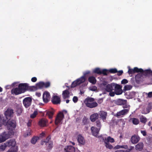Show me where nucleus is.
Here are the masks:
<instances>
[{
	"label": "nucleus",
	"mask_w": 152,
	"mask_h": 152,
	"mask_svg": "<svg viewBox=\"0 0 152 152\" xmlns=\"http://www.w3.org/2000/svg\"><path fill=\"white\" fill-rule=\"evenodd\" d=\"M24 83H20L18 87L14 88L11 90V93L12 94L17 95L25 92Z\"/></svg>",
	"instance_id": "1"
},
{
	"label": "nucleus",
	"mask_w": 152,
	"mask_h": 152,
	"mask_svg": "<svg viewBox=\"0 0 152 152\" xmlns=\"http://www.w3.org/2000/svg\"><path fill=\"white\" fill-rule=\"evenodd\" d=\"M94 99L93 98L87 97L84 101V103L86 106L90 108H93L97 107V103L95 102H94Z\"/></svg>",
	"instance_id": "2"
},
{
	"label": "nucleus",
	"mask_w": 152,
	"mask_h": 152,
	"mask_svg": "<svg viewBox=\"0 0 152 152\" xmlns=\"http://www.w3.org/2000/svg\"><path fill=\"white\" fill-rule=\"evenodd\" d=\"M4 126L7 127L8 130L12 131L16 128V122L15 120L9 118L7 121Z\"/></svg>",
	"instance_id": "3"
},
{
	"label": "nucleus",
	"mask_w": 152,
	"mask_h": 152,
	"mask_svg": "<svg viewBox=\"0 0 152 152\" xmlns=\"http://www.w3.org/2000/svg\"><path fill=\"white\" fill-rule=\"evenodd\" d=\"M85 80L86 79L84 76H82L73 81L71 85V88H75L85 82Z\"/></svg>",
	"instance_id": "4"
},
{
	"label": "nucleus",
	"mask_w": 152,
	"mask_h": 152,
	"mask_svg": "<svg viewBox=\"0 0 152 152\" xmlns=\"http://www.w3.org/2000/svg\"><path fill=\"white\" fill-rule=\"evenodd\" d=\"M32 102V98L30 97L25 98L23 101V104L26 108H28L30 107Z\"/></svg>",
	"instance_id": "5"
},
{
	"label": "nucleus",
	"mask_w": 152,
	"mask_h": 152,
	"mask_svg": "<svg viewBox=\"0 0 152 152\" xmlns=\"http://www.w3.org/2000/svg\"><path fill=\"white\" fill-rule=\"evenodd\" d=\"M93 72L99 75L103 74L104 75H107L108 70L106 69L101 70L99 68H96L93 70Z\"/></svg>",
	"instance_id": "6"
},
{
	"label": "nucleus",
	"mask_w": 152,
	"mask_h": 152,
	"mask_svg": "<svg viewBox=\"0 0 152 152\" xmlns=\"http://www.w3.org/2000/svg\"><path fill=\"white\" fill-rule=\"evenodd\" d=\"M143 71V69L141 68H138L137 67H135L133 69L129 68L128 73L130 76H132V74L135 73L141 72Z\"/></svg>",
	"instance_id": "7"
},
{
	"label": "nucleus",
	"mask_w": 152,
	"mask_h": 152,
	"mask_svg": "<svg viewBox=\"0 0 152 152\" xmlns=\"http://www.w3.org/2000/svg\"><path fill=\"white\" fill-rule=\"evenodd\" d=\"M24 86H25L24 87L25 92L27 91H34L37 89V88L36 86H30L29 85V84L26 83H24Z\"/></svg>",
	"instance_id": "8"
},
{
	"label": "nucleus",
	"mask_w": 152,
	"mask_h": 152,
	"mask_svg": "<svg viewBox=\"0 0 152 152\" xmlns=\"http://www.w3.org/2000/svg\"><path fill=\"white\" fill-rule=\"evenodd\" d=\"M129 112V108L124 109L118 112L116 114L115 116L118 118L122 117L123 116L127 114Z\"/></svg>",
	"instance_id": "9"
},
{
	"label": "nucleus",
	"mask_w": 152,
	"mask_h": 152,
	"mask_svg": "<svg viewBox=\"0 0 152 152\" xmlns=\"http://www.w3.org/2000/svg\"><path fill=\"white\" fill-rule=\"evenodd\" d=\"M50 93L47 91H45L43 94L42 99L43 102L47 103H48L50 100Z\"/></svg>",
	"instance_id": "10"
},
{
	"label": "nucleus",
	"mask_w": 152,
	"mask_h": 152,
	"mask_svg": "<svg viewBox=\"0 0 152 152\" xmlns=\"http://www.w3.org/2000/svg\"><path fill=\"white\" fill-rule=\"evenodd\" d=\"M64 115L62 113L60 112L57 115L55 120V124L58 125L60 123L64 118Z\"/></svg>",
	"instance_id": "11"
},
{
	"label": "nucleus",
	"mask_w": 152,
	"mask_h": 152,
	"mask_svg": "<svg viewBox=\"0 0 152 152\" xmlns=\"http://www.w3.org/2000/svg\"><path fill=\"white\" fill-rule=\"evenodd\" d=\"M51 102L54 104H59L61 102L60 97L56 95L53 96L52 98Z\"/></svg>",
	"instance_id": "12"
},
{
	"label": "nucleus",
	"mask_w": 152,
	"mask_h": 152,
	"mask_svg": "<svg viewBox=\"0 0 152 152\" xmlns=\"http://www.w3.org/2000/svg\"><path fill=\"white\" fill-rule=\"evenodd\" d=\"M114 88V91L115 94L119 95L122 94L123 91L121 89V86L120 85L115 84Z\"/></svg>",
	"instance_id": "13"
},
{
	"label": "nucleus",
	"mask_w": 152,
	"mask_h": 152,
	"mask_svg": "<svg viewBox=\"0 0 152 152\" xmlns=\"http://www.w3.org/2000/svg\"><path fill=\"white\" fill-rule=\"evenodd\" d=\"M10 137L9 134L4 132L0 135V143L4 142Z\"/></svg>",
	"instance_id": "14"
},
{
	"label": "nucleus",
	"mask_w": 152,
	"mask_h": 152,
	"mask_svg": "<svg viewBox=\"0 0 152 152\" xmlns=\"http://www.w3.org/2000/svg\"><path fill=\"white\" fill-rule=\"evenodd\" d=\"M115 84V83H112L111 84H108L106 85L105 88V91L107 92L112 91L114 90L113 88H114Z\"/></svg>",
	"instance_id": "15"
},
{
	"label": "nucleus",
	"mask_w": 152,
	"mask_h": 152,
	"mask_svg": "<svg viewBox=\"0 0 152 152\" xmlns=\"http://www.w3.org/2000/svg\"><path fill=\"white\" fill-rule=\"evenodd\" d=\"M13 113V110L12 109H8L4 113L5 116L8 119L12 116Z\"/></svg>",
	"instance_id": "16"
},
{
	"label": "nucleus",
	"mask_w": 152,
	"mask_h": 152,
	"mask_svg": "<svg viewBox=\"0 0 152 152\" xmlns=\"http://www.w3.org/2000/svg\"><path fill=\"white\" fill-rule=\"evenodd\" d=\"M100 129L99 128H97L94 126L91 127V130L93 135L97 137Z\"/></svg>",
	"instance_id": "17"
},
{
	"label": "nucleus",
	"mask_w": 152,
	"mask_h": 152,
	"mask_svg": "<svg viewBox=\"0 0 152 152\" xmlns=\"http://www.w3.org/2000/svg\"><path fill=\"white\" fill-rule=\"evenodd\" d=\"M48 122V120L45 118L41 119L39 122V125L41 127H44L47 126Z\"/></svg>",
	"instance_id": "18"
},
{
	"label": "nucleus",
	"mask_w": 152,
	"mask_h": 152,
	"mask_svg": "<svg viewBox=\"0 0 152 152\" xmlns=\"http://www.w3.org/2000/svg\"><path fill=\"white\" fill-rule=\"evenodd\" d=\"M7 120L5 116L0 115V127L2 125H5Z\"/></svg>",
	"instance_id": "19"
},
{
	"label": "nucleus",
	"mask_w": 152,
	"mask_h": 152,
	"mask_svg": "<svg viewBox=\"0 0 152 152\" xmlns=\"http://www.w3.org/2000/svg\"><path fill=\"white\" fill-rule=\"evenodd\" d=\"M6 143L8 147H10V146H12V147H15V145L16 144V142L14 140H9L7 141Z\"/></svg>",
	"instance_id": "20"
},
{
	"label": "nucleus",
	"mask_w": 152,
	"mask_h": 152,
	"mask_svg": "<svg viewBox=\"0 0 152 152\" xmlns=\"http://www.w3.org/2000/svg\"><path fill=\"white\" fill-rule=\"evenodd\" d=\"M77 140L79 144L84 145L85 143V140L83 137L80 135H79L77 137Z\"/></svg>",
	"instance_id": "21"
},
{
	"label": "nucleus",
	"mask_w": 152,
	"mask_h": 152,
	"mask_svg": "<svg viewBox=\"0 0 152 152\" xmlns=\"http://www.w3.org/2000/svg\"><path fill=\"white\" fill-rule=\"evenodd\" d=\"M127 103V101L126 100H124L122 99H118L116 101V104L118 105H123Z\"/></svg>",
	"instance_id": "22"
},
{
	"label": "nucleus",
	"mask_w": 152,
	"mask_h": 152,
	"mask_svg": "<svg viewBox=\"0 0 152 152\" xmlns=\"http://www.w3.org/2000/svg\"><path fill=\"white\" fill-rule=\"evenodd\" d=\"M99 117V114L97 113H94L90 116V119L92 122H94L98 119Z\"/></svg>",
	"instance_id": "23"
},
{
	"label": "nucleus",
	"mask_w": 152,
	"mask_h": 152,
	"mask_svg": "<svg viewBox=\"0 0 152 152\" xmlns=\"http://www.w3.org/2000/svg\"><path fill=\"white\" fill-rule=\"evenodd\" d=\"M66 152H75V148L73 146L69 145L64 148Z\"/></svg>",
	"instance_id": "24"
},
{
	"label": "nucleus",
	"mask_w": 152,
	"mask_h": 152,
	"mask_svg": "<svg viewBox=\"0 0 152 152\" xmlns=\"http://www.w3.org/2000/svg\"><path fill=\"white\" fill-rule=\"evenodd\" d=\"M140 140L139 137L136 135L133 136L131 138V140L132 143L135 144L137 143Z\"/></svg>",
	"instance_id": "25"
},
{
	"label": "nucleus",
	"mask_w": 152,
	"mask_h": 152,
	"mask_svg": "<svg viewBox=\"0 0 152 152\" xmlns=\"http://www.w3.org/2000/svg\"><path fill=\"white\" fill-rule=\"evenodd\" d=\"M70 92L68 89H66L63 91L62 95L63 98L65 99L67 98H68L69 97V95Z\"/></svg>",
	"instance_id": "26"
},
{
	"label": "nucleus",
	"mask_w": 152,
	"mask_h": 152,
	"mask_svg": "<svg viewBox=\"0 0 152 152\" xmlns=\"http://www.w3.org/2000/svg\"><path fill=\"white\" fill-rule=\"evenodd\" d=\"M99 114L100 118H102L103 121L106 120L107 115V113L103 111H101Z\"/></svg>",
	"instance_id": "27"
},
{
	"label": "nucleus",
	"mask_w": 152,
	"mask_h": 152,
	"mask_svg": "<svg viewBox=\"0 0 152 152\" xmlns=\"http://www.w3.org/2000/svg\"><path fill=\"white\" fill-rule=\"evenodd\" d=\"M142 73H138L135 77L136 82L137 83L139 84L141 81V77L142 76Z\"/></svg>",
	"instance_id": "28"
},
{
	"label": "nucleus",
	"mask_w": 152,
	"mask_h": 152,
	"mask_svg": "<svg viewBox=\"0 0 152 152\" xmlns=\"http://www.w3.org/2000/svg\"><path fill=\"white\" fill-rule=\"evenodd\" d=\"M141 73H142L143 75H149L151 76L152 75V71L150 69H148L145 70H143V71Z\"/></svg>",
	"instance_id": "29"
},
{
	"label": "nucleus",
	"mask_w": 152,
	"mask_h": 152,
	"mask_svg": "<svg viewBox=\"0 0 152 152\" xmlns=\"http://www.w3.org/2000/svg\"><path fill=\"white\" fill-rule=\"evenodd\" d=\"M143 147V144L142 142H140L135 146L136 149L139 151H141Z\"/></svg>",
	"instance_id": "30"
},
{
	"label": "nucleus",
	"mask_w": 152,
	"mask_h": 152,
	"mask_svg": "<svg viewBox=\"0 0 152 152\" xmlns=\"http://www.w3.org/2000/svg\"><path fill=\"white\" fill-rule=\"evenodd\" d=\"M88 80L90 83L93 84H95L96 82L95 77L93 76L90 77L88 78Z\"/></svg>",
	"instance_id": "31"
},
{
	"label": "nucleus",
	"mask_w": 152,
	"mask_h": 152,
	"mask_svg": "<svg viewBox=\"0 0 152 152\" xmlns=\"http://www.w3.org/2000/svg\"><path fill=\"white\" fill-rule=\"evenodd\" d=\"M104 140V142L113 143L114 142V139L110 136L108 137L107 138H105Z\"/></svg>",
	"instance_id": "32"
},
{
	"label": "nucleus",
	"mask_w": 152,
	"mask_h": 152,
	"mask_svg": "<svg viewBox=\"0 0 152 152\" xmlns=\"http://www.w3.org/2000/svg\"><path fill=\"white\" fill-rule=\"evenodd\" d=\"M131 121H132V123L135 125H137L139 123V120L135 118H132L130 119L129 121L130 122Z\"/></svg>",
	"instance_id": "33"
},
{
	"label": "nucleus",
	"mask_w": 152,
	"mask_h": 152,
	"mask_svg": "<svg viewBox=\"0 0 152 152\" xmlns=\"http://www.w3.org/2000/svg\"><path fill=\"white\" fill-rule=\"evenodd\" d=\"M151 109V106L150 104H148L146 108V110H143L142 111V113L146 114L150 112V110Z\"/></svg>",
	"instance_id": "34"
},
{
	"label": "nucleus",
	"mask_w": 152,
	"mask_h": 152,
	"mask_svg": "<svg viewBox=\"0 0 152 152\" xmlns=\"http://www.w3.org/2000/svg\"><path fill=\"white\" fill-rule=\"evenodd\" d=\"M44 82H39L36 84V86L38 89H42L44 88Z\"/></svg>",
	"instance_id": "35"
},
{
	"label": "nucleus",
	"mask_w": 152,
	"mask_h": 152,
	"mask_svg": "<svg viewBox=\"0 0 152 152\" xmlns=\"http://www.w3.org/2000/svg\"><path fill=\"white\" fill-rule=\"evenodd\" d=\"M18 150L17 147H11L7 152H17Z\"/></svg>",
	"instance_id": "36"
},
{
	"label": "nucleus",
	"mask_w": 152,
	"mask_h": 152,
	"mask_svg": "<svg viewBox=\"0 0 152 152\" xmlns=\"http://www.w3.org/2000/svg\"><path fill=\"white\" fill-rule=\"evenodd\" d=\"M54 112L51 111H48L47 112L46 115L48 116L49 118H51L53 116Z\"/></svg>",
	"instance_id": "37"
},
{
	"label": "nucleus",
	"mask_w": 152,
	"mask_h": 152,
	"mask_svg": "<svg viewBox=\"0 0 152 152\" xmlns=\"http://www.w3.org/2000/svg\"><path fill=\"white\" fill-rule=\"evenodd\" d=\"M39 139V137L34 136L31 139V142L34 144L36 143L37 140Z\"/></svg>",
	"instance_id": "38"
},
{
	"label": "nucleus",
	"mask_w": 152,
	"mask_h": 152,
	"mask_svg": "<svg viewBox=\"0 0 152 152\" xmlns=\"http://www.w3.org/2000/svg\"><path fill=\"white\" fill-rule=\"evenodd\" d=\"M109 72L111 73H115L118 72V71L115 68H112L108 70L107 74Z\"/></svg>",
	"instance_id": "39"
},
{
	"label": "nucleus",
	"mask_w": 152,
	"mask_h": 152,
	"mask_svg": "<svg viewBox=\"0 0 152 152\" xmlns=\"http://www.w3.org/2000/svg\"><path fill=\"white\" fill-rule=\"evenodd\" d=\"M104 143L105 144V146L107 148H108L110 149H113V146L110 144L109 142H104Z\"/></svg>",
	"instance_id": "40"
},
{
	"label": "nucleus",
	"mask_w": 152,
	"mask_h": 152,
	"mask_svg": "<svg viewBox=\"0 0 152 152\" xmlns=\"http://www.w3.org/2000/svg\"><path fill=\"white\" fill-rule=\"evenodd\" d=\"M7 147L6 143L2 144L1 145H0V150L1 151H4Z\"/></svg>",
	"instance_id": "41"
},
{
	"label": "nucleus",
	"mask_w": 152,
	"mask_h": 152,
	"mask_svg": "<svg viewBox=\"0 0 152 152\" xmlns=\"http://www.w3.org/2000/svg\"><path fill=\"white\" fill-rule=\"evenodd\" d=\"M140 121L142 123H145L147 122V118L143 116H142L140 118Z\"/></svg>",
	"instance_id": "42"
},
{
	"label": "nucleus",
	"mask_w": 152,
	"mask_h": 152,
	"mask_svg": "<svg viewBox=\"0 0 152 152\" xmlns=\"http://www.w3.org/2000/svg\"><path fill=\"white\" fill-rule=\"evenodd\" d=\"M88 118L84 116L82 120V123L84 125L87 124H88Z\"/></svg>",
	"instance_id": "43"
},
{
	"label": "nucleus",
	"mask_w": 152,
	"mask_h": 152,
	"mask_svg": "<svg viewBox=\"0 0 152 152\" xmlns=\"http://www.w3.org/2000/svg\"><path fill=\"white\" fill-rule=\"evenodd\" d=\"M132 88V86L131 85H126L124 87V89L125 91L129 90Z\"/></svg>",
	"instance_id": "44"
},
{
	"label": "nucleus",
	"mask_w": 152,
	"mask_h": 152,
	"mask_svg": "<svg viewBox=\"0 0 152 152\" xmlns=\"http://www.w3.org/2000/svg\"><path fill=\"white\" fill-rule=\"evenodd\" d=\"M50 83L49 81L45 83L44 82V88H47L50 87Z\"/></svg>",
	"instance_id": "45"
},
{
	"label": "nucleus",
	"mask_w": 152,
	"mask_h": 152,
	"mask_svg": "<svg viewBox=\"0 0 152 152\" xmlns=\"http://www.w3.org/2000/svg\"><path fill=\"white\" fill-rule=\"evenodd\" d=\"M96 126L99 129H101V122L99 120H97L96 121Z\"/></svg>",
	"instance_id": "46"
},
{
	"label": "nucleus",
	"mask_w": 152,
	"mask_h": 152,
	"mask_svg": "<svg viewBox=\"0 0 152 152\" xmlns=\"http://www.w3.org/2000/svg\"><path fill=\"white\" fill-rule=\"evenodd\" d=\"M38 114V112L37 111H35L33 114L31 115L30 117L31 118H34L36 117Z\"/></svg>",
	"instance_id": "47"
},
{
	"label": "nucleus",
	"mask_w": 152,
	"mask_h": 152,
	"mask_svg": "<svg viewBox=\"0 0 152 152\" xmlns=\"http://www.w3.org/2000/svg\"><path fill=\"white\" fill-rule=\"evenodd\" d=\"M48 145V149L49 150H51L53 147V143L52 142H49Z\"/></svg>",
	"instance_id": "48"
},
{
	"label": "nucleus",
	"mask_w": 152,
	"mask_h": 152,
	"mask_svg": "<svg viewBox=\"0 0 152 152\" xmlns=\"http://www.w3.org/2000/svg\"><path fill=\"white\" fill-rule=\"evenodd\" d=\"M50 138L49 136H48L47 137L46 140L44 141V142L46 144L47 143H48L49 142H49V140L50 139Z\"/></svg>",
	"instance_id": "49"
},
{
	"label": "nucleus",
	"mask_w": 152,
	"mask_h": 152,
	"mask_svg": "<svg viewBox=\"0 0 152 152\" xmlns=\"http://www.w3.org/2000/svg\"><path fill=\"white\" fill-rule=\"evenodd\" d=\"M72 100L74 102L76 103L77 102L78 99L77 96H74Z\"/></svg>",
	"instance_id": "50"
},
{
	"label": "nucleus",
	"mask_w": 152,
	"mask_h": 152,
	"mask_svg": "<svg viewBox=\"0 0 152 152\" xmlns=\"http://www.w3.org/2000/svg\"><path fill=\"white\" fill-rule=\"evenodd\" d=\"M128 82V81L126 79H123L121 82V83L122 84H125Z\"/></svg>",
	"instance_id": "51"
},
{
	"label": "nucleus",
	"mask_w": 152,
	"mask_h": 152,
	"mask_svg": "<svg viewBox=\"0 0 152 152\" xmlns=\"http://www.w3.org/2000/svg\"><path fill=\"white\" fill-rule=\"evenodd\" d=\"M134 148V147L131 146L130 147V148L126 150L125 151H124V152H130Z\"/></svg>",
	"instance_id": "52"
},
{
	"label": "nucleus",
	"mask_w": 152,
	"mask_h": 152,
	"mask_svg": "<svg viewBox=\"0 0 152 152\" xmlns=\"http://www.w3.org/2000/svg\"><path fill=\"white\" fill-rule=\"evenodd\" d=\"M97 89V87L96 86H93L90 88V90L93 91H96Z\"/></svg>",
	"instance_id": "53"
},
{
	"label": "nucleus",
	"mask_w": 152,
	"mask_h": 152,
	"mask_svg": "<svg viewBox=\"0 0 152 152\" xmlns=\"http://www.w3.org/2000/svg\"><path fill=\"white\" fill-rule=\"evenodd\" d=\"M23 109L21 108H19L17 110V112L18 113L20 114L22 112Z\"/></svg>",
	"instance_id": "54"
},
{
	"label": "nucleus",
	"mask_w": 152,
	"mask_h": 152,
	"mask_svg": "<svg viewBox=\"0 0 152 152\" xmlns=\"http://www.w3.org/2000/svg\"><path fill=\"white\" fill-rule=\"evenodd\" d=\"M124 105L123 107V108H127V109L129 108V110H130V106L129 105L127 104V103H126V104H125L124 105Z\"/></svg>",
	"instance_id": "55"
},
{
	"label": "nucleus",
	"mask_w": 152,
	"mask_h": 152,
	"mask_svg": "<svg viewBox=\"0 0 152 152\" xmlns=\"http://www.w3.org/2000/svg\"><path fill=\"white\" fill-rule=\"evenodd\" d=\"M109 95L110 96H114L115 94V92H113L112 91H110V92H109Z\"/></svg>",
	"instance_id": "56"
},
{
	"label": "nucleus",
	"mask_w": 152,
	"mask_h": 152,
	"mask_svg": "<svg viewBox=\"0 0 152 152\" xmlns=\"http://www.w3.org/2000/svg\"><path fill=\"white\" fill-rule=\"evenodd\" d=\"M118 73H117V75L118 76H120L122 75V74H123V70H119L118 71Z\"/></svg>",
	"instance_id": "57"
},
{
	"label": "nucleus",
	"mask_w": 152,
	"mask_h": 152,
	"mask_svg": "<svg viewBox=\"0 0 152 152\" xmlns=\"http://www.w3.org/2000/svg\"><path fill=\"white\" fill-rule=\"evenodd\" d=\"M37 80V78L35 77H33L31 79V81L33 82H35Z\"/></svg>",
	"instance_id": "58"
},
{
	"label": "nucleus",
	"mask_w": 152,
	"mask_h": 152,
	"mask_svg": "<svg viewBox=\"0 0 152 152\" xmlns=\"http://www.w3.org/2000/svg\"><path fill=\"white\" fill-rule=\"evenodd\" d=\"M141 132L144 136H145L146 135V132L145 130H141Z\"/></svg>",
	"instance_id": "59"
},
{
	"label": "nucleus",
	"mask_w": 152,
	"mask_h": 152,
	"mask_svg": "<svg viewBox=\"0 0 152 152\" xmlns=\"http://www.w3.org/2000/svg\"><path fill=\"white\" fill-rule=\"evenodd\" d=\"M148 97L149 98L152 97V91L149 92L148 94Z\"/></svg>",
	"instance_id": "60"
},
{
	"label": "nucleus",
	"mask_w": 152,
	"mask_h": 152,
	"mask_svg": "<svg viewBox=\"0 0 152 152\" xmlns=\"http://www.w3.org/2000/svg\"><path fill=\"white\" fill-rule=\"evenodd\" d=\"M32 121L29 120L28 122L27 125L28 127L30 126L31 125Z\"/></svg>",
	"instance_id": "61"
},
{
	"label": "nucleus",
	"mask_w": 152,
	"mask_h": 152,
	"mask_svg": "<svg viewBox=\"0 0 152 152\" xmlns=\"http://www.w3.org/2000/svg\"><path fill=\"white\" fill-rule=\"evenodd\" d=\"M103 99L102 98H101L99 99L97 102L99 104H101L103 102Z\"/></svg>",
	"instance_id": "62"
},
{
	"label": "nucleus",
	"mask_w": 152,
	"mask_h": 152,
	"mask_svg": "<svg viewBox=\"0 0 152 152\" xmlns=\"http://www.w3.org/2000/svg\"><path fill=\"white\" fill-rule=\"evenodd\" d=\"M121 145H118L114 147V149H119L120 148H121Z\"/></svg>",
	"instance_id": "63"
},
{
	"label": "nucleus",
	"mask_w": 152,
	"mask_h": 152,
	"mask_svg": "<svg viewBox=\"0 0 152 152\" xmlns=\"http://www.w3.org/2000/svg\"><path fill=\"white\" fill-rule=\"evenodd\" d=\"M121 148H124L125 149H127L128 148V146L127 145H121Z\"/></svg>",
	"instance_id": "64"
}]
</instances>
